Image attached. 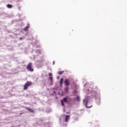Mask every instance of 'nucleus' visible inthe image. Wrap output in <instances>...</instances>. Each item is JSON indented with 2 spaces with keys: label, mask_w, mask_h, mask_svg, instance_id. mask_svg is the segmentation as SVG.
Returning a JSON list of instances; mask_svg holds the SVG:
<instances>
[{
  "label": "nucleus",
  "mask_w": 127,
  "mask_h": 127,
  "mask_svg": "<svg viewBox=\"0 0 127 127\" xmlns=\"http://www.w3.org/2000/svg\"><path fill=\"white\" fill-rule=\"evenodd\" d=\"M19 115H23V113H19Z\"/></svg>",
  "instance_id": "26"
},
{
  "label": "nucleus",
  "mask_w": 127,
  "mask_h": 127,
  "mask_svg": "<svg viewBox=\"0 0 127 127\" xmlns=\"http://www.w3.org/2000/svg\"><path fill=\"white\" fill-rule=\"evenodd\" d=\"M76 99L77 102H80V96H78L76 97Z\"/></svg>",
  "instance_id": "14"
},
{
  "label": "nucleus",
  "mask_w": 127,
  "mask_h": 127,
  "mask_svg": "<svg viewBox=\"0 0 127 127\" xmlns=\"http://www.w3.org/2000/svg\"><path fill=\"white\" fill-rule=\"evenodd\" d=\"M34 59H35V56H34Z\"/></svg>",
  "instance_id": "29"
},
{
  "label": "nucleus",
  "mask_w": 127,
  "mask_h": 127,
  "mask_svg": "<svg viewBox=\"0 0 127 127\" xmlns=\"http://www.w3.org/2000/svg\"><path fill=\"white\" fill-rule=\"evenodd\" d=\"M36 53H39V54H41V51L40 50H36L35 51Z\"/></svg>",
  "instance_id": "12"
},
{
  "label": "nucleus",
  "mask_w": 127,
  "mask_h": 127,
  "mask_svg": "<svg viewBox=\"0 0 127 127\" xmlns=\"http://www.w3.org/2000/svg\"><path fill=\"white\" fill-rule=\"evenodd\" d=\"M25 109L26 110H29V112H30L31 113H34V110H33V109H30L28 107H25Z\"/></svg>",
  "instance_id": "8"
},
{
  "label": "nucleus",
  "mask_w": 127,
  "mask_h": 127,
  "mask_svg": "<svg viewBox=\"0 0 127 127\" xmlns=\"http://www.w3.org/2000/svg\"><path fill=\"white\" fill-rule=\"evenodd\" d=\"M69 91V87H66L64 88V93H67V92Z\"/></svg>",
  "instance_id": "11"
},
{
  "label": "nucleus",
  "mask_w": 127,
  "mask_h": 127,
  "mask_svg": "<svg viewBox=\"0 0 127 127\" xmlns=\"http://www.w3.org/2000/svg\"><path fill=\"white\" fill-rule=\"evenodd\" d=\"M69 119H70V116L66 115L65 116V123H68V120H69Z\"/></svg>",
  "instance_id": "6"
},
{
  "label": "nucleus",
  "mask_w": 127,
  "mask_h": 127,
  "mask_svg": "<svg viewBox=\"0 0 127 127\" xmlns=\"http://www.w3.org/2000/svg\"><path fill=\"white\" fill-rule=\"evenodd\" d=\"M54 94H56V91H54Z\"/></svg>",
  "instance_id": "25"
},
{
  "label": "nucleus",
  "mask_w": 127,
  "mask_h": 127,
  "mask_svg": "<svg viewBox=\"0 0 127 127\" xmlns=\"http://www.w3.org/2000/svg\"><path fill=\"white\" fill-rule=\"evenodd\" d=\"M60 121H61V119H60Z\"/></svg>",
  "instance_id": "30"
},
{
  "label": "nucleus",
  "mask_w": 127,
  "mask_h": 127,
  "mask_svg": "<svg viewBox=\"0 0 127 127\" xmlns=\"http://www.w3.org/2000/svg\"><path fill=\"white\" fill-rule=\"evenodd\" d=\"M20 1H21V0H17L18 2H20Z\"/></svg>",
  "instance_id": "23"
},
{
  "label": "nucleus",
  "mask_w": 127,
  "mask_h": 127,
  "mask_svg": "<svg viewBox=\"0 0 127 127\" xmlns=\"http://www.w3.org/2000/svg\"><path fill=\"white\" fill-rule=\"evenodd\" d=\"M91 95L88 96V98L90 99H94L95 98V101L97 105L101 104V97L100 96V93H97V92L92 91L91 92Z\"/></svg>",
  "instance_id": "1"
},
{
  "label": "nucleus",
  "mask_w": 127,
  "mask_h": 127,
  "mask_svg": "<svg viewBox=\"0 0 127 127\" xmlns=\"http://www.w3.org/2000/svg\"><path fill=\"white\" fill-rule=\"evenodd\" d=\"M61 104H62V105L64 107V102L63 101V100H61Z\"/></svg>",
  "instance_id": "17"
},
{
  "label": "nucleus",
  "mask_w": 127,
  "mask_h": 127,
  "mask_svg": "<svg viewBox=\"0 0 127 127\" xmlns=\"http://www.w3.org/2000/svg\"><path fill=\"white\" fill-rule=\"evenodd\" d=\"M29 26H30V25H29V23H28V24H27V26H26V27H25V28H24V31H27V29H28V28H29Z\"/></svg>",
  "instance_id": "9"
},
{
  "label": "nucleus",
  "mask_w": 127,
  "mask_h": 127,
  "mask_svg": "<svg viewBox=\"0 0 127 127\" xmlns=\"http://www.w3.org/2000/svg\"><path fill=\"white\" fill-rule=\"evenodd\" d=\"M49 79L50 80L51 82H52V81H53V77L52 76H50Z\"/></svg>",
  "instance_id": "16"
},
{
  "label": "nucleus",
  "mask_w": 127,
  "mask_h": 127,
  "mask_svg": "<svg viewBox=\"0 0 127 127\" xmlns=\"http://www.w3.org/2000/svg\"><path fill=\"white\" fill-rule=\"evenodd\" d=\"M63 73H64V71H59V72H58V74H59V75H62V74H63Z\"/></svg>",
  "instance_id": "15"
},
{
  "label": "nucleus",
  "mask_w": 127,
  "mask_h": 127,
  "mask_svg": "<svg viewBox=\"0 0 127 127\" xmlns=\"http://www.w3.org/2000/svg\"><path fill=\"white\" fill-rule=\"evenodd\" d=\"M49 76H50V77H52V76H53L52 73H49Z\"/></svg>",
  "instance_id": "18"
},
{
  "label": "nucleus",
  "mask_w": 127,
  "mask_h": 127,
  "mask_svg": "<svg viewBox=\"0 0 127 127\" xmlns=\"http://www.w3.org/2000/svg\"><path fill=\"white\" fill-rule=\"evenodd\" d=\"M40 47L39 46H36V48H39Z\"/></svg>",
  "instance_id": "21"
},
{
  "label": "nucleus",
  "mask_w": 127,
  "mask_h": 127,
  "mask_svg": "<svg viewBox=\"0 0 127 127\" xmlns=\"http://www.w3.org/2000/svg\"><path fill=\"white\" fill-rule=\"evenodd\" d=\"M64 84L66 86H69L70 85V82H69V80L65 79L64 80Z\"/></svg>",
  "instance_id": "5"
},
{
  "label": "nucleus",
  "mask_w": 127,
  "mask_h": 127,
  "mask_svg": "<svg viewBox=\"0 0 127 127\" xmlns=\"http://www.w3.org/2000/svg\"><path fill=\"white\" fill-rule=\"evenodd\" d=\"M51 85L52 86L53 85V80H52V81H51Z\"/></svg>",
  "instance_id": "20"
},
{
  "label": "nucleus",
  "mask_w": 127,
  "mask_h": 127,
  "mask_svg": "<svg viewBox=\"0 0 127 127\" xmlns=\"http://www.w3.org/2000/svg\"><path fill=\"white\" fill-rule=\"evenodd\" d=\"M32 83L30 81H27L26 83H25L24 85L23 90H27L28 89V87L31 86Z\"/></svg>",
  "instance_id": "2"
},
{
  "label": "nucleus",
  "mask_w": 127,
  "mask_h": 127,
  "mask_svg": "<svg viewBox=\"0 0 127 127\" xmlns=\"http://www.w3.org/2000/svg\"><path fill=\"white\" fill-rule=\"evenodd\" d=\"M7 7H8V8H11L12 7V5L8 4H7Z\"/></svg>",
  "instance_id": "13"
},
{
  "label": "nucleus",
  "mask_w": 127,
  "mask_h": 127,
  "mask_svg": "<svg viewBox=\"0 0 127 127\" xmlns=\"http://www.w3.org/2000/svg\"><path fill=\"white\" fill-rule=\"evenodd\" d=\"M83 104L84 105H85V107L87 109H90V108H92V106H88V101H86V100H85V99L83 100Z\"/></svg>",
  "instance_id": "4"
},
{
  "label": "nucleus",
  "mask_w": 127,
  "mask_h": 127,
  "mask_svg": "<svg viewBox=\"0 0 127 127\" xmlns=\"http://www.w3.org/2000/svg\"><path fill=\"white\" fill-rule=\"evenodd\" d=\"M86 85H87V84H85L84 85V86L85 87V86H86Z\"/></svg>",
  "instance_id": "28"
},
{
  "label": "nucleus",
  "mask_w": 127,
  "mask_h": 127,
  "mask_svg": "<svg viewBox=\"0 0 127 127\" xmlns=\"http://www.w3.org/2000/svg\"><path fill=\"white\" fill-rule=\"evenodd\" d=\"M63 81H64V79H63V78H61L60 81L61 87H62V85H63Z\"/></svg>",
  "instance_id": "7"
},
{
  "label": "nucleus",
  "mask_w": 127,
  "mask_h": 127,
  "mask_svg": "<svg viewBox=\"0 0 127 127\" xmlns=\"http://www.w3.org/2000/svg\"><path fill=\"white\" fill-rule=\"evenodd\" d=\"M41 61H37L36 62V63H40Z\"/></svg>",
  "instance_id": "19"
},
{
  "label": "nucleus",
  "mask_w": 127,
  "mask_h": 127,
  "mask_svg": "<svg viewBox=\"0 0 127 127\" xmlns=\"http://www.w3.org/2000/svg\"><path fill=\"white\" fill-rule=\"evenodd\" d=\"M19 39H20V40H22V38L20 37V38H19Z\"/></svg>",
  "instance_id": "24"
},
{
  "label": "nucleus",
  "mask_w": 127,
  "mask_h": 127,
  "mask_svg": "<svg viewBox=\"0 0 127 127\" xmlns=\"http://www.w3.org/2000/svg\"><path fill=\"white\" fill-rule=\"evenodd\" d=\"M26 68L30 72H33L34 71L33 68H32V63H29V64L27 65Z\"/></svg>",
  "instance_id": "3"
},
{
  "label": "nucleus",
  "mask_w": 127,
  "mask_h": 127,
  "mask_svg": "<svg viewBox=\"0 0 127 127\" xmlns=\"http://www.w3.org/2000/svg\"><path fill=\"white\" fill-rule=\"evenodd\" d=\"M55 64V61H53V65H54Z\"/></svg>",
  "instance_id": "22"
},
{
  "label": "nucleus",
  "mask_w": 127,
  "mask_h": 127,
  "mask_svg": "<svg viewBox=\"0 0 127 127\" xmlns=\"http://www.w3.org/2000/svg\"><path fill=\"white\" fill-rule=\"evenodd\" d=\"M59 78H60V77H59V76H58L57 79H59Z\"/></svg>",
  "instance_id": "27"
},
{
  "label": "nucleus",
  "mask_w": 127,
  "mask_h": 127,
  "mask_svg": "<svg viewBox=\"0 0 127 127\" xmlns=\"http://www.w3.org/2000/svg\"><path fill=\"white\" fill-rule=\"evenodd\" d=\"M64 103H68V100L67 99V97H64L63 98V100H62Z\"/></svg>",
  "instance_id": "10"
}]
</instances>
